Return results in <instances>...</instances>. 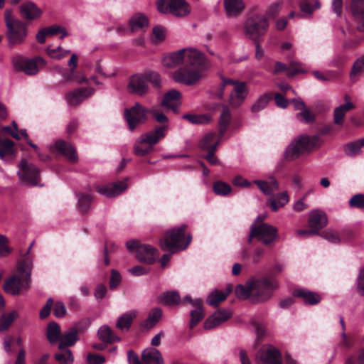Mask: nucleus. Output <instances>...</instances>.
Here are the masks:
<instances>
[{
  "instance_id": "1",
  "label": "nucleus",
  "mask_w": 364,
  "mask_h": 364,
  "mask_svg": "<svg viewBox=\"0 0 364 364\" xmlns=\"http://www.w3.org/2000/svg\"><path fill=\"white\" fill-rule=\"evenodd\" d=\"M33 259L28 257L20 259L17 263V271L20 274H15L5 281L4 289L6 292L17 295L23 290L30 287Z\"/></svg>"
},
{
  "instance_id": "2",
  "label": "nucleus",
  "mask_w": 364,
  "mask_h": 364,
  "mask_svg": "<svg viewBox=\"0 0 364 364\" xmlns=\"http://www.w3.org/2000/svg\"><path fill=\"white\" fill-rule=\"evenodd\" d=\"M186 225H182L178 228H173L168 231L164 238L161 240L160 245L163 250H169L173 252L176 250H185L191 241V236L185 237Z\"/></svg>"
},
{
  "instance_id": "3",
  "label": "nucleus",
  "mask_w": 364,
  "mask_h": 364,
  "mask_svg": "<svg viewBox=\"0 0 364 364\" xmlns=\"http://www.w3.org/2000/svg\"><path fill=\"white\" fill-rule=\"evenodd\" d=\"M4 16L8 30L6 35L9 43L14 46L23 43L27 35L26 25L21 21L14 18L10 10H6Z\"/></svg>"
},
{
  "instance_id": "4",
  "label": "nucleus",
  "mask_w": 364,
  "mask_h": 364,
  "mask_svg": "<svg viewBox=\"0 0 364 364\" xmlns=\"http://www.w3.org/2000/svg\"><path fill=\"white\" fill-rule=\"evenodd\" d=\"M317 138L308 135H300L296 138L287 148L285 157L287 160L299 158L306 151H310L315 146Z\"/></svg>"
},
{
  "instance_id": "5",
  "label": "nucleus",
  "mask_w": 364,
  "mask_h": 364,
  "mask_svg": "<svg viewBox=\"0 0 364 364\" xmlns=\"http://www.w3.org/2000/svg\"><path fill=\"white\" fill-rule=\"evenodd\" d=\"M278 230L276 227L268 223H262L259 225H253L251 227L248 242H251L252 237H256L265 245H272L277 235Z\"/></svg>"
},
{
  "instance_id": "6",
  "label": "nucleus",
  "mask_w": 364,
  "mask_h": 364,
  "mask_svg": "<svg viewBox=\"0 0 364 364\" xmlns=\"http://www.w3.org/2000/svg\"><path fill=\"white\" fill-rule=\"evenodd\" d=\"M148 113H149V109L139 102H136L134 106L129 109H125L124 117L129 130L134 132L139 125L144 123L147 119Z\"/></svg>"
},
{
  "instance_id": "7",
  "label": "nucleus",
  "mask_w": 364,
  "mask_h": 364,
  "mask_svg": "<svg viewBox=\"0 0 364 364\" xmlns=\"http://www.w3.org/2000/svg\"><path fill=\"white\" fill-rule=\"evenodd\" d=\"M232 85L234 86L229 96V104L232 107H240L247 98L249 89L245 82L223 77V85Z\"/></svg>"
},
{
  "instance_id": "8",
  "label": "nucleus",
  "mask_w": 364,
  "mask_h": 364,
  "mask_svg": "<svg viewBox=\"0 0 364 364\" xmlns=\"http://www.w3.org/2000/svg\"><path fill=\"white\" fill-rule=\"evenodd\" d=\"M157 8L161 14L170 13L177 17L186 16L191 11L185 0H159Z\"/></svg>"
},
{
  "instance_id": "9",
  "label": "nucleus",
  "mask_w": 364,
  "mask_h": 364,
  "mask_svg": "<svg viewBox=\"0 0 364 364\" xmlns=\"http://www.w3.org/2000/svg\"><path fill=\"white\" fill-rule=\"evenodd\" d=\"M277 287V281L271 282L266 278L254 279L253 301L259 302L268 300Z\"/></svg>"
},
{
  "instance_id": "10",
  "label": "nucleus",
  "mask_w": 364,
  "mask_h": 364,
  "mask_svg": "<svg viewBox=\"0 0 364 364\" xmlns=\"http://www.w3.org/2000/svg\"><path fill=\"white\" fill-rule=\"evenodd\" d=\"M268 26L266 17L256 15L247 19L245 30L252 39L257 40L267 32Z\"/></svg>"
},
{
  "instance_id": "11",
  "label": "nucleus",
  "mask_w": 364,
  "mask_h": 364,
  "mask_svg": "<svg viewBox=\"0 0 364 364\" xmlns=\"http://www.w3.org/2000/svg\"><path fill=\"white\" fill-rule=\"evenodd\" d=\"M143 363H141L137 355L133 350L128 351V360L129 364H150L154 362L156 364H164L162 355L159 350L154 348L145 349L141 354Z\"/></svg>"
},
{
  "instance_id": "12",
  "label": "nucleus",
  "mask_w": 364,
  "mask_h": 364,
  "mask_svg": "<svg viewBox=\"0 0 364 364\" xmlns=\"http://www.w3.org/2000/svg\"><path fill=\"white\" fill-rule=\"evenodd\" d=\"M184 65L203 72L210 68V63L204 54L196 49L187 48L184 52Z\"/></svg>"
},
{
  "instance_id": "13",
  "label": "nucleus",
  "mask_w": 364,
  "mask_h": 364,
  "mask_svg": "<svg viewBox=\"0 0 364 364\" xmlns=\"http://www.w3.org/2000/svg\"><path fill=\"white\" fill-rule=\"evenodd\" d=\"M203 76V72L200 70L186 68H179L173 73L174 81L188 86L198 83Z\"/></svg>"
},
{
  "instance_id": "14",
  "label": "nucleus",
  "mask_w": 364,
  "mask_h": 364,
  "mask_svg": "<svg viewBox=\"0 0 364 364\" xmlns=\"http://www.w3.org/2000/svg\"><path fill=\"white\" fill-rule=\"evenodd\" d=\"M45 65L46 61L39 56L33 58H20L15 63L16 69L23 71L28 75H36L39 70Z\"/></svg>"
},
{
  "instance_id": "15",
  "label": "nucleus",
  "mask_w": 364,
  "mask_h": 364,
  "mask_svg": "<svg viewBox=\"0 0 364 364\" xmlns=\"http://www.w3.org/2000/svg\"><path fill=\"white\" fill-rule=\"evenodd\" d=\"M18 175L26 183L32 186H37L39 179V170L32 164H28L25 159H22L18 165Z\"/></svg>"
},
{
  "instance_id": "16",
  "label": "nucleus",
  "mask_w": 364,
  "mask_h": 364,
  "mask_svg": "<svg viewBox=\"0 0 364 364\" xmlns=\"http://www.w3.org/2000/svg\"><path fill=\"white\" fill-rule=\"evenodd\" d=\"M50 150L53 153H60L65 156L68 160L73 164H75L78 161V156L75 148L69 142L63 139H58L55 141L53 145L50 146Z\"/></svg>"
},
{
  "instance_id": "17",
  "label": "nucleus",
  "mask_w": 364,
  "mask_h": 364,
  "mask_svg": "<svg viewBox=\"0 0 364 364\" xmlns=\"http://www.w3.org/2000/svg\"><path fill=\"white\" fill-rule=\"evenodd\" d=\"M260 360L267 364H282L280 351L272 346H264L259 351Z\"/></svg>"
},
{
  "instance_id": "18",
  "label": "nucleus",
  "mask_w": 364,
  "mask_h": 364,
  "mask_svg": "<svg viewBox=\"0 0 364 364\" xmlns=\"http://www.w3.org/2000/svg\"><path fill=\"white\" fill-rule=\"evenodd\" d=\"M127 89L129 92L142 96L148 91V85L144 74H136L131 77Z\"/></svg>"
},
{
  "instance_id": "19",
  "label": "nucleus",
  "mask_w": 364,
  "mask_h": 364,
  "mask_svg": "<svg viewBox=\"0 0 364 364\" xmlns=\"http://www.w3.org/2000/svg\"><path fill=\"white\" fill-rule=\"evenodd\" d=\"M127 188V183L124 181L111 184L97 186L96 190L101 195L107 197H114L121 194Z\"/></svg>"
},
{
  "instance_id": "20",
  "label": "nucleus",
  "mask_w": 364,
  "mask_h": 364,
  "mask_svg": "<svg viewBox=\"0 0 364 364\" xmlns=\"http://www.w3.org/2000/svg\"><path fill=\"white\" fill-rule=\"evenodd\" d=\"M231 316L232 313L229 310L223 309L217 311L205 320L203 324L204 328L205 329L215 328L228 321Z\"/></svg>"
},
{
  "instance_id": "21",
  "label": "nucleus",
  "mask_w": 364,
  "mask_h": 364,
  "mask_svg": "<svg viewBox=\"0 0 364 364\" xmlns=\"http://www.w3.org/2000/svg\"><path fill=\"white\" fill-rule=\"evenodd\" d=\"M94 92L95 89L92 87L79 88L67 93L65 98L68 105L75 106Z\"/></svg>"
},
{
  "instance_id": "22",
  "label": "nucleus",
  "mask_w": 364,
  "mask_h": 364,
  "mask_svg": "<svg viewBox=\"0 0 364 364\" xmlns=\"http://www.w3.org/2000/svg\"><path fill=\"white\" fill-rule=\"evenodd\" d=\"M158 255V250L149 245H141L136 251V259L139 262L149 264L153 263Z\"/></svg>"
},
{
  "instance_id": "23",
  "label": "nucleus",
  "mask_w": 364,
  "mask_h": 364,
  "mask_svg": "<svg viewBox=\"0 0 364 364\" xmlns=\"http://www.w3.org/2000/svg\"><path fill=\"white\" fill-rule=\"evenodd\" d=\"M181 97L179 91L171 90L164 95L161 105L174 112H178L181 104Z\"/></svg>"
},
{
  "instance_id": "24",
  "label": "nucleus",
  "mask_w": 364,
  "mask_h": 364,
  "mask_svg": "<svg viewBox=\"0 0 364 364\" xmlns=\"http://www.w3.org/2000/svg\"><path fill=\"white\" fill-rule=\"evenodd\" d=\"M225 14L228 18L239 16L245 8L243 0H223Z\"/></svg>"
},
{
  "instance_id": "25",
  "label": "nucleus",
  "mask_w": 364,
  "mask_h": 364,
  "mask_svg": "<svg viewBox=\"0 0 364 364\" xmlns=\"http://www.w3.org/2000/svg\"><path fill=\"white\" fill-rule=\"evenodd\" d=\"M327 222V216L321 210H314L309 213L308 220L309 225L311 228L316 230L318 233H319L320 230L326 225Z\"/></svg>"
},
{
  "instance_id": "26",
  "label": "nucleus",
  "mask_w": 364,
  "mask_h": 364,
  "mask_svg": "<svg viewBox=\"0 0 364 364\" xmlns=\"http://www.w3.org/2000/svg\"><path fill=\"white\" fill-rule=\"evenodd\" d=\"M167 128V124L156 127L154 130L146 132L141 135V136L144 137V141H146L153 147L154 144L164 138Z\"/></svg>"
},
{
  "instance_id": "27",
  "label": "nucleus",
  "mask_w": 364,
  "mask_h": 364,
  "mask_svg": "<svg viewBox=\"0 0 364 364\" xmlns=\"http://www.w3.org/2000/svg\"><path fill=\"white\" fill-rule=\"evenodd\" d=\"M294 296L301 298L306 304L309 305H316L318 304L321 299V296L318 293L304 289L294 290Z\"/></svg>"
},
{
  "instance_id": "28",
  "label": "nucleus",
  "mask_w": 364,
  "mask_h": 364,
  "mask_svg": "<svg viewBox=\"0 0 364 364\" xmlns=\"http://www.w3.org/2000/svg\"><path fill=\"white\" fill-rule=\"evenodd\" d=\"M20 13L24 18L33 20L40 17L42 11L34 3L28 1L20 6Z\"/></svg>"
},
{
  "instance_id": "29",
  "label": "nucleus",
  "mask_w": 364,
  "mask_h": 364,
  "mask_svg": "<svg viewBox=\"0 0 364 364\" xmlns=\"http://www.w3.org/2000/svg\"><path fill=\"white\" fill-rule=\"evenodd\" d=\"M254 183L257 184L264 194L271 197L279 189V183L274 178H270L266 181L255 180Z\"/></svg>"
},
{
  "instance_id": "30",
  "label": "nucleus",
  "mask_w": 364,
  "mask_h": 364,
  "mask_svg": "<svg viewBox=\"0 0 364 364\" xmlns=\"http://www.w3.org/2000/svg\"><path fill=\"white\" fill-rule=\"evenodd\" d=\"M77 340V331L74 328H71L63 334H61L58 348L59 349H67L66 347L73 346Z\"/></svg>"
},
{
  "instance_id": "31",
  "label": "nucleus",
  "mask_w": 364,
  "mask_h": 364,
  "mask_svg": "<svg viewBox=\"0 0 364 364\" xmlns=\"http://www.w3.org/2000/svg\"><path fill=\"white\" fill-rule=\"evenodd\" d=\"M254 279L248 280L245 285L238 284L235 289V295L240 299L251 298L253 301Z\"/></svg>"
},
{
  "instance_id": "32",
  "label": "nucleus",
  "mask_w": 364,
  "mask_h": 364,
  "mask_svg": "<svg viewBox=\"0 0 364 364\" xmlns=\"http://www.w3.org/2000/svg\"><path fill=\"white\" fill-rule=\"evenodd\" d=\"M364 73V54L357 58L353 63L351 70L349 74V79L352 83H355L359 80Z\"/></svg>"
},
{
  "instance_id": "33",
  "label": "nucleus",
  "mask_w": 364,
  "mask_h": 364,
  "mask_svg": "<svg viewBox=\"0 0 364 364\" xmlns=\"http://www.w3.org/2000/svg\"><path fill=\"white\" fill-rule=\"evenodd\" d=\"M97 336L101 341L107 343H113L120 341V338L107 325H103L100 327L97 331Z\"/></svg>"
},
{
  "instance_id": "34",
  "label": "nucleus",
  "mask_w": 364,
  "mask_h": 364,
  "mask_svg": "<svg viewBox=\"0 0 364 364\" xmlns=\"http://www.w3.org/2000/svg\"><path fill=\"white\" fill-rule=\"evenodd\" d=\"M15 152V144L8 138L0 136V159L6 160V157H11Z\"/></svg>"
},
{
  "instance_id": "35",
  "label": "nucleus",
  "mask_w": 364,
  "mask_h": 364,
  "mask_svg": "<svg viewBox=\"0 0 364 364\" xmlns=\"http://www.w3.org/2000/svg\"><path fill=\"white\" fill-rule=\"evenodd\" d=\"M162 316V311L159 308H154L151 309L148 315L147 318L141 324V328L143 330H149L156 326Z\"/></svg>"
},
{
  "instance_id": "36",
  "label": "nucleus",
  "mask_w": 364,
  "mask_h": 364,
  "mask_svg": "<svg viewBox=\"0 0 364 364\" xmlns=\"http://www.w3.org/2000/svg\"><path fill=\"white\" fill-rule=\"evenodd\" d=\"M61 329L56 322H50L47 326L46 338L50 344L60 341L61 337Z\"/></svg>"
},
{
  "instance_id": "37",
  "label": "nucleus",
  "mask_w": 364,
  "mask_h": 364,
  "mask_svg": "<svg viewBox=\"0 0 364 364\" xmlns=\"http://www.w3.org/2000/svg\"><path fill=\"white\" fill-rule=\"evenodd\" d=\"M136 311H129L122 314L117 320L116 326L121 331H127L132 325L133 319L136 316Z\"/></svg>"
},
{
  "instance_id": "38",
  "label": "nucleus",
  "mask_w": 364,
  "mask_h": 364,
  "mask_svg": "<svg viewBox=\"0 0 364 364\" xmlns=\"http://www.w3.org/2000/svg\"><path fill=\"white\" fill-rule=\"evenodd\" d=\"M269 205L272 211H277L289 202V196L287 191L282 192L276 196H272L268 200Z\"/></svg>"
},
{
  "instance_id": "39",
  "label": "nucleus",
  "mask_w": 364,
  "mask_h": 364,
  "mask_svg": "<svg viewBox=\"0 0 364 364\" xmlns=\"http://www.w3.org/2000/svg\"><path fill=\"white\" fill-rule=\"evenodd\" d=\"M355 107L353 103L341 105L333 112V122L337 125H341L346 112Z\"/></svg>"
},
{
  "instance_id": "40",
  "label": "nucleus",
  "mask_w": 364,
  "mask_h": 364,
  "mask_svg": "<svg viewBox=\"0 0 364 364\" xmlns=\"http://www.w3.org/2000/svg\"><path fill=\"white\" fill-rule=\"evenodd\" d=\"M231 120V113L228 106H223L219 119V134L223 136Z\"/></svg>"
},
{
  "instance_id": "41",
  "label": "nucleus",
  "mask_w": 364,
  "mask_h": 364,
  "mask_svg": "<svg viewBox=\"0 0 364 364\" xmlns=\"http://www.w3.org/2000/svg\"><path fill=\"white\" fill-rule=\"evenodd\" d=\"M129 26L132 31L143 28L148 26V18L142 14L134 15L129 21Z\"/></svg>"
},
{
  "instance_id": "42",
  "label": "nucleus",
  "mask_w": 364,
  "mask_h": 364,
  "mask_svg": "<svg viewBox=\"0 0 364 364\" xmlns=\"http://www.w3.org/2000/svg\"><path fill=\"white\" fill-rule=\"evenodd\" d=\"M230 291L231 288L229 287L225 292L223 291H213L207 298V303L211 306H218L221 301L226 299Z\"/></svg>"
},
{
  "instance_id": "43",
  "label": "nucleus",
  "mask_w": 364,
  "mask_h": 364,
  "mask_svg": "<svg viewBox=\"0 0 364 364\" xmlns=\"http://www.w3.org/2000/svg\"><path fill=\"white\" fill-rule=\"evenodd\" d=\"M152 150L153 147L146 141H144V137L141 136L140 139L136 141L134 147V154L139 156H145L152 151Z\"/></svg>"
},
{
  "instance_id": "44",
  "label": "nucleus",
  "mask_w": 364,
  "mask_h": 364,
  "mask_svg": "<svg viewBox=\"0 0 364 364\" xmlns=\"http://www.w3.org/2000/svg\"><path fill=\"white\" fill-rule=\"evenodd\" d=\"M183 119L188 120L193 124H208L211 121V117L209 114H186L183 115Z\"/></svg>"
},
{
  "instance_id": "45",
  "label": "nucleus",
  "mask_w": 364,
  "mask_h": 364,
  "mask_svg": "<svg viewBox=\"0 0 364 364\" xmlns=\"http://www.w3.org/2000/svg\"><path fill=\"white\" fill-rule=\"evenodd\" d=\"M78 199L77 208L79 210L83 213H87L92 201V196L91 194L78 193L77 194Z\"/></svg>"
},
{
  "instance_id": "46",
  "label": "nucleus",
  "mask_w": 364,
  "mask_h": 364,
  "mask_svg": "<svg viewBox=\"0 0 364 364\" xmlns=\"http://www.w3.org/2000/svg\"><path fill=\"white\" fill-rule=\"evenodd\" d=\"M271 95L268 93H264L259 96L251 107L252 112L257 114L264 109L271 100Z\"/></svg>"
},
{
  "instance_id": "47",
  "label": "nucleus",
  "mask_w": 364,
  "mask_h": 364,
  "mask_svg": "<svg viewBox=\"0 0 364 364\" xmlns=\"http://www.w3.org/2000/svg\"><path fill=\"white\" fill-rule=\"evenodd\" d=\"M215 136L214 133H208L205 135L200 142V149L203 151L211 150L213 146L216 149L219 141H214Z\"/></svg>"
},
{
  "instance_id": "48",
  "label": "nucleus",
  "mask_w": 364,
  "mask_h": 364,
  "mask_svg": "<svg viewBox=\"0 0 364 364\" xmlns=\"http://www.w3.org/2000/svg\"><path fill=\"white\" fill-rule=\"evenodd\" d=\"M350 8L355 18H364V0H352Z\"/></svg>"
},
{
  "instance_id": "49",
  "label": "nucleus",
  "mask_w": 364,
  "mask_h": 364,
  "mask_svg": "<svg viewBox=\"0 0 364 364\" xmlns=\"http://www.w3.org/2000/svg\"><path fill=\"white\" fill-rule=\"evenodd\" d=\"M161 302L164 304L173 306L178 304L181 301L179 294L176 291H166L161 296Z\"/></svg>"
},
{
  "instance_id": "50",
  "label": "nucleus",
  "mask_w": 364,
  "mask_h": 364,
  "mask_svg": "<svg viewBox=\"0 0 364 364\" xmlns=\"http://www.w3.org/2000/svg\"><path fill=\"white\" fill-rule=\"evenodd\" d=\"M60 352L55 353V358L59 364H73V355L69 349H60Z\"/></svg>"
},
{
  "instance_id": "51",
  "label": "nucleus",
  "mask_w": 364,
  "mask_h": 364,
  "mask_svg": "<svg viewBox=\"0 0 364 364\" xmlns=\"http://www.w3.org/2000/svg\"><path fill=\"white\" fill-rule=\"evenodd\" d=\"M17 316L18 313L16 311L3 314L0 318V331L7 330Z\"/></svg>"
},
{
  "instance_id": "52",
  "label": "nucleus",
  "mask_w": 364,
  "mask_h": 364,
  "mask_svg": "<svg viewBox=\"0 0 364 364\" xmlns=\"http://www.w3.org/2000/svg\"><path fill=\"white\" fill-rule=\"evenodd\" d=\"M361 148L359 141L357 140L345 144L343 146V151L348 156H354L360 152Z\"/></svg>"
},
{
  "instance_id": "53",
  "label": "nucleus",
  "mask_w": 364,
  "mask_h": 364,
  "mask_svg": "<svg viewBox=\"0 0 364 364\" xmlns=\"http://www.w3.org/2000/svg\"><path fill=\"white\" fill-rule=\"evenodd\" d=\"M196 309L191 312V328H193L197 323H198L204 317L203 309L202 304L195 306Z\"/></svg>"
},
{
  "instance_id": "54",
  "label": "nucleus",
  "mask_w": 364,
  "mask_h": 364,
  "mask_svg": "<svg viewBox=\"0 0 364 364\" xmlns=\"http://www.w3.org/2000/svg\"><path fill=\"white\" fill-rule=\"evenodd\" d=\"M320 6L318 0H302L300 9L303 12L311 14L314 9L320 8Z\"/></svg>"
},
{
  "instance_id": "55",
  "label": "nucleus",
  "mask_w": 364,
  "mask_h": 364,
  "mask_svg": "<svg viewBox=\"0 0 364 364\" xmlns=\"http://www.w3.org/2000/svg\"><path fill=\"white\" fill-rule=\"evenodd\" d=\"M213 188L216 195L223 196L228 195L231 191L230 186L220 181L215 182Z\"/></svg>"
},
{
  "instance_id": "56",
  "label": "nucleus",
  "mask_w": 364,
  "mask_h": 364,
  "mask_svg": "<svg viewBox=\"0 0 364 364\" xmlns=\"http://www.w3.org/2000/svg\"><path fill=\"white\" fill-rule=\"evenodd\" d=\"M69 50H63L60 46H58L55 48H53L50 46H48L46 48V53L48 55L55 59H61L65 56H67L70 53Z\"/></svg>"
},
{
  "instance_id": "57",
  "label": "nucleus",
  "mask_w": 364,
  "mask_h": 364,
  "mask_svg": "<svg viewBox=\"0 0 364 364\" xmlns=\"http://www.w3.org/2000/svg\"><path fill=\"white\" fill-rule=\"evenodd\" d=\"M296 118L306 124H311L315 121V114L309 108L305 107L301 112L296 114Z\"/></svg>"
},
{
  "instance_id": "58",
  "label": "nucleus",
  "mask_w": 364,
  "mask_h": 364,
  "mask_svg": "<svg viewBox=\"0 0 364 364\" xmlns=\"http://www.w3.org/2000/svg\"><path fill=\"white\" fill-rule=\"evenodd\" d=\"M283 6L282 1H276L267 8L266 11V15L270 18H275L281 11Z\"/></svg>"
},
{
  "instance_id": "59",
  "label": "nucleus",
  "mask_w": 364,
  "mask_h": 364,
  "mask_svg": "<svg viewBox=\"0 0 364 364\" xmlns=\"http://www.w3.org/2000/svg\"><path fill=\"white\" fill-rule=\"evenodd\" d=\"M48 36L60 34V38L63 39L68 36V32L64 27L55 24L49 27H46Z\"/></svg>"
},
{
  "instance_id": "60",
  "label": "nucleus",
  "mask_w": 364,
  "mask_h": 364,
  "mask_svg": "<svg viewBox=\"0 0 364 364\" xmlns=\"http://www.w3.org/2000/svg\"><path fill=\"white\" fill-rule=\"evenodd\" d=\"M12 252V249L9 246V239L4 235L0 234V256L7 257Z\"/></svg>"
},
{
  "instance_id": "61",
  "label": "nucleus",
  "mask_w": 364,
  "mask_h": 364,
  "mask_svg": "<svg viewBox=\"0 0 364 364\" xmlns=\"http://www.w3.org/2000/svg\"><path fill=\"white\" fill-rule=\"evenodd\" d=\"M306 72L307 70L302 67L301 63L293 61L290 63L289 66L288 67L287 75L289 76H293L299 73H304Z\"/></svg>"
},
{
  "instance_id": "62",
  "label": "nucleus",
  "mask_w": 364,
  "mask_h": 364,
  "mask_svg": "<svg viewBox=\"0 0 364 364\" xmlns=\"http://www.w3.org/2000/svg\"><path fill=\"white\" fill-rule=\"evenodd\" d=\"M313 74L315 77L323 81L331 80L333 78L338 77L341 75L339 72L336 71H329L326 75L320 73L319 71H314Z\"/></svg>"
},
{
  "instance_id": "63",
  "label": "nucleus",
  "mask_w": 364,
  "mask_h": 364,
  "mask_svg": "<svg viewBox=\"0 0 364 364\" xmlns=\"http://www.w3.org/2000/svg\"><path fill=\"white\" fill-rule=\"evenodd\" d=\"M349 205L351 208H364V195L361 193L354 195L349 200Z\"/></svg>"
},
{
  "instance_id": "64",
  "label": "nucleus",
  "mask_w": 364,
  "mask_h": 364,
  "mask_svg": "<svg viewBox=\"0 0 364 364\" xmlns=\"http://www.w3.org/2000/svg\"><path fill=\"white\" fill-rule=\"evenodd\" d=\"M144 76L146 80V83L150 82L156 87H159L160 85L161 77L158 73L147 72L144 74Z\"/></svg>"
}]
</instances>
